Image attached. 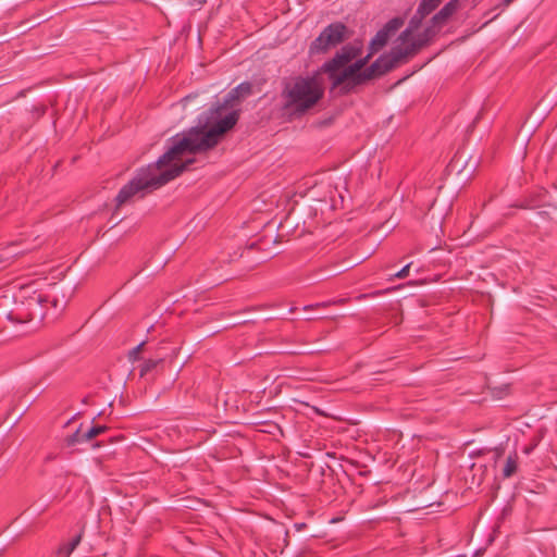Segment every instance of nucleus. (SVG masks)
<instances>
[{"label": "nucleus", "mask_w": 557, "mask_h": 557, "mask_svg": "<svg viewBox=\"0 0 557 557\" xmlns=\"http://www.w3.org/2000/svg\"><path fill=\"white\" fill-rule=\"evenodd\" d=\"M162 359H147L140 364L139 375L140 377L147 376L149 373L154 371L160 364H162Z\"/></svg>", "instance_id": "obj_14"}, {"label": "nucleus", "mask_w": 557, "mask_h": 557, "mask_svg": "<svg viewBox=\"0 0 557 557\" xmlns=\"http://www.w3.org/2000/svg\"><path fill=\"white\" fill-rule=\"evenodd\" d=\"M234 124L233 117L223 121L215 129L202 133L200 128H189L183 136L172 138V145L157 160L137 171L116 195V208L143 198L148 190L157 189L177 177L193 159L183 161L185 154L205 152L218 145L223 133Z\"/></svg>", "instance_id": "obj_1"}, {"label": "nucleus", "mask_w": 557, "mask_h": 557, "mask_svg": "<svg viewBox=\"0 0 557 557\" xmlns=\"http://www.w3.org/2000/svg\"><path fill=\"white\" fill-rule=\"evenodd\" d=\"M518 468V455L517 453H513L512 455H509L506 459L505 467L503 469V475L504 478H510L512 476Z\"/></svg>", "instance_id": "obj_13"}, {"label": "nucleus", "mask_w": 557, "mask_h": 557, "mask_svg": "<svg viewBox=\"0 0 557 557\" xmlns=\"http://www.w3.org/2000/svg\"><path fill=\"white\" fill-rule=\"evenodd\" d=\"M349 37V30L342 22H335L327 25L320 35L310 44V54L325 53L345 41Z\"/></svg>", "instance_id": "obj_5"}, {"label": "nucleus", "mask_w": 557, "mask_h": 557, "mask_svg": "<svg viewBox=\"0 0 557 557\" xmlns=\"http://www.w3.org/2000/svg\"><path fill=\"white\" fill-rule=\"evenodd\" d=\"M531 450H532V448H531V447H525L524 453H525V454H529Z\"/></svg>", "instance_id": "obj_22"}, {"label": "nucleus", "mask_w": 557, "mask_h": 557, "mask_svg": "<svg viewBox=\"0 0 557 557\" xmlns=\"http://www.w3.org/2000/svg\"><path fill=\"white\" fill-rule=\"evenodd\" d=\"M443 25H434L431 22V25L428 26L417 39L409 41L407 45H398L393 48L398 62L401 63L406 61L408 58L413 57L421 48L429 45V42L433 39V37L437 34L438 29Z\"/></svg>", "instance_id": "obj_6"}, {"label": "nucleus", "mask_w": 557, "mask_h": 557, "mask_svg": "<svg viewBox=\"0 0 557 557\" xmlns=\"http://www.w3.org/2000/svg\"><path fill=\"white\" fill-rule=\"evenodd\" d=\"M243 98L238 92H234V88L224 97L222 103H216L210 108L206 123L203 125L195 126L194 128H200L202 133H209L215 129L223 121L228 117H233L234 124L227 128L223 134L232 129L239 119L238 110L234 107L239 103Z\"/></svg>", "instance_id": "obj_4"}, {"label": "nucleus", "mask_w": 557, "mask_h": 557, "mask_svg": "<svg viewBox=\"0 0 557 557\" xmlns=\"http://www.w3.org/2000/svg\"><path fill=\"white\" fill-rule=\"evenodd\" d=\"M324 88L317 76H297L284 83L282 99L284 109L304 114L323 97Z\"/></svg>", "instance_id": "obj_3"}, {"label": "nucleus", "mask_w": 557, "mask_h": 557, "mask_svg": "<svg viewBox=\"0 0 557 557\" xmlns=\"http://www.w3.org/2000/svg\"><path fill=\"white\" fill-rule=\"evenodd\" d=\"M358 49L352 46H344L330 61L323 65V71L327 73L330 81L332 76H338L339 70L344 67L358 54Z\"/></svg>", "instance_id": "obj_7"}, {"label": "nucleus", "mask_w": 557, "mask_h": 557, "mask_svg": "<svg viewBox=\"0 0 557 557\" xmlns=\"http://www.w3.org/2000/svg\"><path fill=\"white\" fill-rule=\"evenodd\" d=\"M81 541H82V535L77 534L67 543L60 545V547L58 548V552H57L58 555H60L62 557H69L75 550V548L79 545Z\"/></svg>", "instance_id": "obj_12"}, {"label": "nucleus", "mask_w": 557, "mask_h": 557, "mask_svg": "<svg viewBox=\"0 0 557 557\" xmlns=\"http://www.w3.org/2000/svg\"><path fill=\"white\" fill-rule=\"evenodd\" d=\"M459 0L447 2L431 20L434 25H444L446 21L457 11Z\"/></svg>", "instance_id": "obj_11"}, {"label": "nucleus", "mask_w": 557, "mask_h": 557, "mask_svg": "<svg viewBox=\"0 0 557 557\" xmlns=\"http://www.w3.org/2000/svg\"><path fill=\"white\" fill-rule=\"evenodd\" d=\"M441 2L442 0H421L418 8L421 12L423 11L424 14L429 15L441 4Z\"/></svg>", "instance_id": "obj_15"}, {"label": "nucleus", "mask_w": 557, "mask_h": 557, "mask_svg": "<svg viewBox=\"0 0 557 557\" xmlns=\"http://www.w3.org/2000/svg\"><path fill=\"white\" fill-rule=\"evenodd\" d=\"M108 430L106 425L91 426L86 432H82L81 428L67 437L69 445H75L77 443L88 442L98 435L104 433Z\"/></svg>", "instance_id": "obj_9"}, {"label": "nucleus", "mask_w": 557, "mask_h": 557, "mask_svg": "<svg viewBox=\"0 0 557 557\" xmlns=\"http://www.w3.org/2000/svg\"><path fill=\"white\" fill-rule=\"evenodd\" d=\"M403 24L404 20L401 17H394L389 20L372 38L370 42L371 53H374L383 48L387 44L389 37L396 33L403 26Z\"/></svg>", "instance_id": "obj_8"}, {"label": "nucleus", "mask_w": 557, "mask_h": 557, "mask_svg": "<svg viewBox=\"0 0 557 557\" xmlns=\"http://www.w3.org/2000/svg\"><path fill=\"white\" fill-rule=\"evenodd\" d=\"M371 55L372 53L370 52L367 57L357 60L355 63L341 71L338 76H332V87H341L343 92H349L355 87L384 75L399 64L392 49L389 53L381 55L369 67L362 71Z\"/></svg>", "instance_id": "obj_2"}, {"label": "nucleus", "mask_w": 557, "mask_h": 557, "mask_svg": "<svg viewBox=\"0 0 557 557\" xmlns=\"http://www.w3.org/2000/svg\"><path fill=\"white\" fill-rule=\"evenodd\" d=\"M411 263L406 264L404 268H401L396 274L395 277L397 278H406L409 275Z\"/></svg>", "instance_id": "obj_19"}, {"label": "nucleus", "mask_w": 557, "mask_h": 557, "mask_svg": "<svg viewBox=\"0 0 557 557\" xmlns=\"http://www.w3.org/2000/svg\"><path fill=\"white\" fill-rule=\"evenodd\" d=\"M346 302V299H338V300H329L323 302H317L313 305H308L304 307V310H313V309H320V308H327L332 305H344Z\"/></svg>", "instance_id": "obj_16"}, {"label": "nucleus", "mask_w": 557, "mask_h": 557, "mask_svg": "<svg viewBox=\"0 0 557 557\" xmlns=\"http://www.w3.org/2000/svg\"><path fill=\"white\" fill-rule=\"evenodd\" d=\"M425 16H428V14H424V12H421L420 9L418 8L414 15L409 21L408 27L399 36L401 45H407L409 42L410 37L421 26L422 21Z\"/></svg>", "instance_id": "obj_10"}, {"label": "nucleus", "mask_w": 557, "mask_h": 557, "mask_svg": "<svg viewBox=\"0 0 557 557\" xmlns=\"http://www.w3.org/2000/svg\"><path fill=\"white\" fill-rule=\"evenodd\" d=\"M48 297V300L51 302V305L54 307V308H63L66 304L65 300H62L60 301L55 296H53L51 299H50V296H47Z\"/></svg>", "instance_id": "obj_20"}, {"label": "nucleus", "mask_w": 557, "mask_h": 557, "mask_svg": "<svg viewBox=\"0 0 557 557\" xmlns=\"http://www.w3.org/2000/svg\"><path fill=\"white\" fill-rule=\"evenodd\" d=\"M515 0H503V5L508 7L510 3H512Z\"/></svg>", "instance_id": "obj_21"}, {"label": "nucleus", "mask_w": 557, "mask_h": 557, "mask_svg": "<svg viewBox=\"0 0 557 557\" xmlns=\"http://www.w3.org/2000/svg\"><path fill=\"white\" fill-rule=\"evenodd\" d=\"M145 343L141 342L140 344H138L136 347H134L131 351H129V359L135 361L138 359V355L140 352V350L143 349Z\"/></svg>", "instance_id": "obj_18"}, {"label": "nucleus", "mask_w": 557, "mask_h": 557, "mask_svg": "<svg viewBox=\"0 0 557 557\" xmlns=\"http://www.w3.org/2000/svg\"><path fill=\"white\" fill-rule=\"evenodd\" d=\"M234 92H238L239 96L244 99L251 95L252 85L249 82H244L234 88Z\"/></svg>", "instance_id": "obj_17"}]
</instances>
